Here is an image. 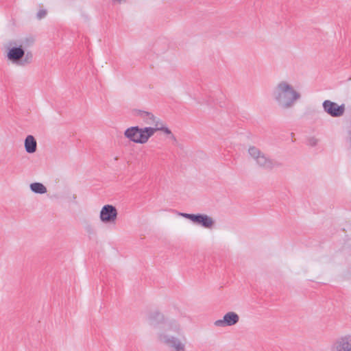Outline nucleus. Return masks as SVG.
Here are the masks:
<instances>
[{"label": "nucleus", "instance_id": "obj_1", "mask_svg": "<svg viewBox=\"0 0 351 351\" xmlns=\"http://www.w3.org/2000/svg\"><path fill=\"white\" fill-rule=\"evenodd\" d=\"M272 95L278 105L285 109L292 107L300 97V94L294 90L291 85L284 81L277 84Z\"/></svg>", "mask_w": 351, "mask_h": 351}, {"label": "nucleus", "instance_id": "obj_2", "mask_svg": "<svg viewBox=\"0 0 351 351\" xmlns=\"http://www.w3.org/2000/svg\"><path fill=\"white\" fill-rule=\"evenodd\" d=\"M149 319L150 324L158 329V335L159 340L161 333L173 337L171 332L179 334L181 330L180 326L177 322H165L164 316L161 315L158 310H155L151 313Z\"/></svg>", "mask_w": 351, "mask_h": 351}, {"label": "nucleus", "instance_id": "obj_3", "mask_svg": "<svg viewBox=\"0 0 351 351\" xmlns=\"http://www.w3.org/2000/svg\"><path fill=\"white\" fill-rule=\"evenodd\" d=\"M153 131L152 127L140 128L138 126H132L125 131L124 135L134 143L144 144L153 136Z\"/></svg>", "mask_w": 351, "mask_h": 351}, {"label": "nucleus", "instance_id": "obj_4", "mask_svg": "<svg viewBox=\"0 0 351 351\" xmlns=\"http://www.w3.org/2000/svg\"><path fill=\"white\" fill-rule=\"evenodd\" d=\"M248 153L261 168L271 170L277 165L255 146H250L248 149Z\"/></svg>", "mask_w": 351, "mask_h": 351}, {"label": "nucleus", "instance_id": "obj_5", "mask_svg": "<svg viewBox=\"0 0 351 351\" xmlns=\"http://www.w3.org/2000/svg\"><path fill=\"white\" fill-rule=\"evenodd\" d=\"M330 351H351V334H346L334 340L330 348Z\"/></svg>", "mask_w": 351, "mask_h": 351}, {"label": "nucleus", "instance_id": "obj_6", "mask_svg": "<svg viewBox=\"0 0 351 351\" xmlns=\"http://www.w3.org/2000/svg\"><path fill=\"white\" fill-rule=\"evenodd\" d=\"M324 111L332 117H339L343 115L346 107L344 104L338 105L337 103L330 100H325L323 102Z\"/></svg>", "mask_w": 351, "mask_h": 351}, {"label": "nucleus", "instance_id": "obj_7", "mask_svg": "<svg viewBox=\"0 0 351 351\" xmlns=\"http://www.w3.org/2000/svg\"><path fill=\"white\" fill-rule=\"evenodd\" d=\"M160 341L173 348V351H187L185 343L174 337L161 333L160 335Z\"/></svg>", "mask_w": 351, "mask_h": 351}, {"label": "nucleus", "instance_id": "obj_8", "mask_svg": "<svg viewBox=\"0 0 351 351\" xmlns=\"http://www.w3.org/2000/svg\"><path fill=\"white\" fill-rule=\"evenodd\" d=\"M117 208L110 204L103 206L100 211V219L104 223L114 222L117 217Z\"/></svg>", "mask_w": 351, "mask_h": 351}, {"label": "nucleus", "instance_id": "obj_9", "mask_svg": "<svg viewBox=\"0 0 351 351\" xmlns=\"http://www.w3.org/2000/svg\"><path fill=\"white\" fill-rule=\"evenodd\" d=\"M134 114L144 122L145 124L151 125L156 127V124L159 122V120L150 112L144 111L141 110H134Z\"/></svg>", "mask_w": 351, "mask_h": 351}, {"label": "nucleus", "instance_id": "obj_10", "mask_svg": "<svg viewBox=\"0 0 351 351\" xmlns=\"http://www.w3.org/2000/svg\"><path fill=\"white\" fill-rule=\"evenodd\" d=\"M239 322V316L234 312H228L224 316L223 319L215 322V325L218 326H232Z\"/></svg>", "mask_w": 351, "mask_h": 351}, {"label": "nucleus", "instance_id": "obj_11", "mask_svg": "<svg viewBox=\"0 0 351 351\" xmlns=\"http://www.w3.org/2000/svg\"><path fill=\"white\" fill-rule=\"evenodd\" d=\"M25 55L24 49L20 46H15L11 48L8 53V58L13 62L20 60Z\"/></svg>", "mask_w": 351, "mask_h": 351}, {"label": "nucleus", "instance_id": "obj_12", "mask_svg": "<svg viewBox=\"0 0 351 351\" xmlns=\"http://www.w3.org/2000/svg\"><path fill=\"white\" fill-rule=\"evenodd\" d=\"M195 223L201 225L206 228H210L214 224V221L207 215L197 214Z\"/></svg>", "mask_w": 351, "mask_h": 351}, {"label": "nucleus", "instance_id": "obj_13", "mask_svg": "<svg viewBox=\"0 0 351 351\" xmlns=\"http://www.w3.org/2000/svg\"><path fill=\"white\" fill-rule=\"evenodd\" d=\"M25 149L29 154H33L36 151L37 143L35 138L32 135H28L25 139Z\"/></svg>", "mask_w": 351, "mask_h": 351}, {"label": "nucleus", "instance_id": "obj_14", "mask_svg": "<svg viewBox=\"0 0 351 351\" xmlns=\"http://www.w3.org/2000/svg\"><path fill=\"white\" fill-rule=\"evenodd\" d=\"M19 45L25 51L27 49L32 47L35 43V37L32 35H27L19 40Z\"/></svg>", "mask_w": 351, "mask_h": 351}, {"label": "nucleus", "instance_id": "obj_15", "mask_svg": "<svg viewBox=\"0 0 351 351\" xmlns=\"http://www.w3.org/2000/svg\"><path fill=\"white\" fill-rule=\"evenodd\" d=\"M30 189L35 193L44 194L47 192V188L40 182L31 184Z\"/></svg>", "mask_w": 351, "mask_h": 351}, {"label": "nucleus", "instance_id": "obj_16", "mask_svg": "<svg viewBox=\"0 0 351 351\" xmlns=\"http://www.w3.org/2000/svg\"><path fill=\"white\" fill-rule=\"evenodd\" d=\"M152 129L154 130L153 135L158 130L162 131L167 134H172L171 130L168 128L164 126L163 123H161L160 121L158 123L156 124V127H152Z\"/></svg>", "mask_w": 351, "mask_h": 351}, {"label": "nucleus", "instance_id": "obj_17", "mask_svg": "<svg viewBox=\"0 0 351 351\" xmlns=\"http://www.w3.org/2000/svg\"><path fill=\"white\" fill-rule=\"evenodd\" d=\"M25 58L22 60L21 64L25 65L32 62L33 59V54L31 51H27L24 55Z\"/></svg>", "mask_w": 351, "mask_h": 351}, {"label": "nucleus", "instance_id": "obj_18", "mask_svg": "<svg viewBox=\"0 0 351 351\" xmlns=\"http://www.w3.org/2000/svg\"><path fill=\"white\" fill-rule=\"evenodd\" d=\"M178 215H180L186 219H190L195 223L196 222L197 214L195 215V214H189V213H178Z\"/></svg>", "mask_w": 351, "mask_h": 351}, {"label": "nucleus", "instance_id": "obj_19", "mask_svg": "<svg viewBox=\"0 0 351 351\" xmlns=\"http://www.w3.org/2000/svg\"><path fill=\"white\" fill-rule=\"evenodd\" d=\"M47 14V11L45 9H40L36 14V18L38 20L44 19Z\"/></svg>", "mask_w": 351, "mask_h": 351}, {"label": "nucleus", "instance_id": "obj_20", "mask_svg": "<svg viewBox=\"0 0 351 351\" xmlns=\"http://www.w3.org/2000/svg\"><path fill=\"white\" fill-rule=\"evenodd\" d=\"M317 143V139L315 137H311L308 139V144L311 146H315Z\"/></svg>", "mask_w": 351, "mask_h": 351}, {"label": "nucleus", "instance_id": "obj_21", "mask_svg": "<svg viewBox=\"0 0 351 351\" xmlns=\"http://www.w3.org/2000/svg\"><path fill=\"white\" fill-rule=\"evenodd\" d=\"M127 0H112L113 3H121L126 2Z\"/></svg>", "mask_w": 351, "mask_h": 351}, {"label": "nucleus", "instance_id": "obj_22", "mask_svg": "<svg viewBox=\"0 0 351 351\" xmlns=\"http://www.w3.org/2000/svg\"><path fill=\"white\" fill-rule=\"evenodd\" d=\"M171 138L173 141H176V136L173 135V134H171Z\"/></svg>", "mask_w": 351, "mask_h": 351}]
</instances>
